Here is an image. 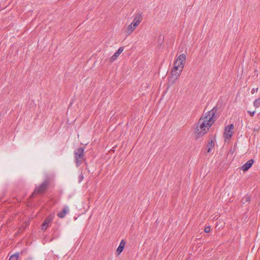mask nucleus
Returning <instances> with one entry per match:
<instances>
[{"label": "nucleus", "mask_w": 260, "mask_h": 260, "mask_svg": "<svg viewBox=\"0 0 260 260\" xmlns=\"http://www.w3.org/2000/svg\"><path fill=\"white\" fill-rule=\"evenodd\" d=\"M217 108L214 107L212 110L203 115L199 119L194 129V134L197 138H200L205 135L211 125L216 120L215 115Z\"/></svg>", "instance_id": "obj_1"}, {"label": "nucleus", "mask_w": 260, "mask_h": 260, "mask_svg": "<svg viewBox=\"0 0 260 260\" xmlns=\"http://www.w3.org/2000/svg\"><path fill=\"white\" fill-rule=\"evenodd\" d=\"M74 157L76 166L79 167L85 159L84 149L82 147L77 148L74 151Z\"/></svg>", "instance_id": "obj_2"}, {"label": "nucleus", "mask_w": 260, "mask_h": 260, "mask_svg": "<svg viewBox=\"0 0 260 260\" xmlns=\"http://www.w3.org/2000/svg\"><path fill=\"white\" fill-rule=\"evenodd\" d=\"M186 56L184 53L180 54L174 62V66L172 70H181L182 71L184 67V62L186 60Z\"/></svg>", "instance_id": "obj_3"}, {"label": "nucleus", "mask_w": 260, "mask_h": 260, "mask_svg": "<svg viewBox=\"0 0 260 260\" xmlns=\"http://www.w3.org/2000/svg\"><path fill=\"white\" fill-rule=\"evenodd\" d=\"M49 185V181L45 180L42 184L36 187L34 192L32 193L31 197H35L38 194H43L46 191Z\"/></svg>", "instance_id": "obj_4"}, {"label": "nucleus", "mask_w": 260, "mask_h": 260, "mask_svg": "<svg viewBox=\"0 0 260 260\" xmlns=\"http://www.w3.org/2000/svg\"><path fill=\"white\" fill-rule=\"evenodd\" d=\"M182 72V71H181V70L176 71L172 70L171 76L169 78L168 80L169 84L170 85H173L175 83L176 80L180 77Z\"/></svg>", "instance_id": "obj_5"}, {"label": "nucleus", "mask_w": 260, "mask_h": 260, "mask_svg": "<svg viewBox=\"0 0 260 260\" xmlns=\"http://www.w3.org/2000/svg\"><path fill=\"white\" fill-rule=\"evenodd\" d=\"M233 128L234 125L233 124H230L225 127L223 133V137L225 140H229L232 137L233 135L232 129Z\"/></svg>", "instance_id": "obj_6"}, {"label": "nucleus", "mask_w": 260, "mask_h": 260, "mask_svg": "<svg viewBox=\"0 0 260 260\" xmlns=\"http://www.w3.org/2000/svg\"><path fill=\"white\" fill-rule=\"evenodd\" d=\"M54 218L53 215H50L44 221L42 225V230H46L51 224V223Z\"/></svg>", "instance_id": "obj_7"}, {"label": "nucleus", "mask_w": 260, "mask_h": 260, "mask_svg": "<svg viewBox=\"0 0 260 260\" xmlns=\"http://www.w3.org/2000/svg\"><path fill=\"white\" fill-rule=\"evenodd\" d=\"M143 17V13L139 12L134 15V19L132 22L138 26L142 21Z\"/></svg>", "instance_id": "obj_8"}, {"label": "nucleus", "mask_w": 260, "mask_h": 260, "mask_svg": "<svg viewBox=\"0 0 260 260\" xmlns=\"http://www.w3.org/2000/svg\"><path fill=\"white\" fill-rule=\"evenodd\" d=\"M69 208L68 206H65L62 210L59 212L57 214V216L60 218H64L67 213H69Z\"/></svg>", "instance_id": "obj_9"}, {"label": "nucleus", "mask_w": 260, "mask_h": 260, "mask_svg": "<svg viewBox=\"0 0 260 260\" xmlns=\"http://www.w3.org/2000/svg\"><path fill=\"white\" fill-rule=\"evenodd\" d=\"M253 163V160L249 159L248 161H247L245 164H244L242 166L241 169L244 171H247L251 167Z\"/></svg>", "instance_id": "obj_10"}, {"label": "nucleus", "mask_w": 260, "mask_h": 260, "mask_svg": "<svg viewBox=\"0 0 260 260\" xmlns=\"http://www.w3.org/2000/svg\"><path fill=\"white\" fill-rule=\"evenodd\" d=\"M125 245V242L124 240H122L120 243L119 245L118 246L117 250H116V253L117 255H119L122 251H123L124 246Z\"/></svg>", "instance_id": "obj_11"}, {"label": "nucleus", "mask_w": 260, "mask_h": 260, "mask_svg": "<svg viewBox=\"0 0 260 260\" xmlns=\"http://www.w3.org/2000/svg\"><path fill=\"white\" fill-rule=\"evenodd\" d=\"M214 146V143L213 141V140H211L210 142L208 143V144L207 145V149L208 152H210L212 149L213 148Z\"/></svg>", "instance_id": "obj_12"}, {"label": "nucleus", "mask_w": 260, "mask_h": 260, "mask_svg": "<svg viewBox=\"0 0 260 260\" xmlns=\"http://www.w3.org/2000/svg\"><path fill=\"white\" fill-rule=\"evenodd\" d=\"M135 28H134V27H133L132 25L129 24L127 28V30H126V33L128 35L131 34L135 30Z\"/></svg>", "instance_id": "obj_13"}, {"label": "nucleus", "mask_w": 260, "mask_h": 260, "mask_svg": "<svg viewBox=\"0 0 260 260\" xmlns=\"http://www.w3.org/2000/svg\"><path fill=\"white\" fill-rule=\"evenodd\" d=\"M120 54H118V52H116L110 58V60L111 62L114 61L117 57L119 56Z\"/></svg>", "instance_id": "obj_14"}, {"label": "nucleus", "mask_w": 260, "mask_h": 260, "mask_svg": "<svg viewBox=\"0 0 260 260\" xmlns=\"http://www.w3.org/2000/svg\"><path fill=\"white\" fill-rule=\"evenodd\" d=\"M19 256V253H15L10 256L9 260H18Z\"/></svg>", "instance_id": "obj_15"}, {"label": "nucleus", "mask_w": 260, "mask_h": 260, "mask_svg": "<svg viewBox=\"0 0 260 260\" xmlns=\"http://www.w3.org/2000/svg\"><path fill=\"white\" fill-rule=\"evenodd\" d=\"M253 105L256 108L260 107V97L254 101Z\"/></svg>", "instance_id": "obj_16"}, {"label": "nucleus", "mask_w": 260, "mask_h": 260, "mask_svg": "<svg viewBox=\"0 0 260 260\" xmlns=\"http://www.w3.org/2000/svg\"><path fill=\"white\" fill-rule=\"evenodd\" d=\"M84 179V176L82 174V173H81L78 176V182L79 183H80L82 181V180H83Z\"/></svg>", "instance_id": "obj_17"}, {"label": "nucleus", "mask_w": 260, "mask_h": 260, "mask_svg": "<svg viewBox=\"0 0 260 260\" xmlns=\"http://www.w3.org/2000/svg\"><path fill=\"white\" fill-rule=\"evenodd\" d=\"M210 226H206L205 227V229H204V232L206 233H208L210 232Z\"/></svg>", "instance_id": "obj_18"}, {"label": "nucleus", "mask_w": 260, "mask_h": 260, "mask_svg": "<svg viewBox=\"0 0 260 260\" xmlns=\"http://www.w3.org/2000/svg\"><path fill=\"white\" fill-rule=\"evenodd\" d=\"M123 50L124 48L122 47H120L118 48L116 52H118L119 54H120L123 52Z\"/></svg>", "instance_id": "obj_19"}, {"label": "nucleus", "mask_w": 260, "mask_h": 260, "mask_svg": "<svg viewBox=\"0 0 260 260\" xmlns=\"http://www.w3.org/2000/svg\"><path fill=\"white\" fill-rule=\"evenodd\" d=\"M248 113L250 115V116H253L255 114V111L251 112V111H248Z\"/></svg>", "instance_id": "obj_20"}, {"label": "nucleus", "mask_w": 260, "mask_h": 260, "mask_svg": "<svg viewBox=\"0 0 260 260\" xmlns=\"http://www.w3.org/2000/svg\"><path fill=\"white\" fill-rule=\"evenodd\" d=\"M130 24L132 25L135 28H136V27L138 26V25L137 24H135L133 22Z\"/></svg>", "instance_id": "obj_21"}, {"label": "nucleus", "mask_w": 260, "mask_h": 260, "mask_svg": "<svg viewBox=\"0 0 260 260\" xmlns=\"http://www.w3.org/2000/svg\"><path fill=\"white\" fill-rule=\"evenodd\" d=\"M250 197H246V201H250Z\"/></svg>", "instance_id": "obj_22"}]
</instances>
